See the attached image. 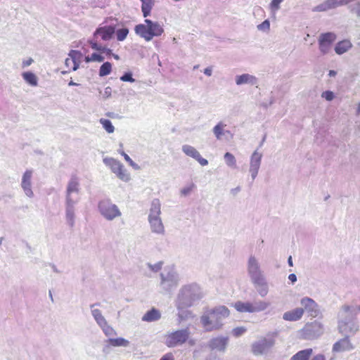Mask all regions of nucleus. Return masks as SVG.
<instances>
[{
	"instance_id": "obj_1",
	"label": "nucleus",
	"mask_w": 360,
	"mask_h": 360,
	"mask_svg": "<svg viewBox=\"0 0 360 360\" xmlns=\"http://www.w3.org/2000/svg\"><path fill=\"white\" fill-rule=\"evenodd\" d=\"M230 311L225 306L217 307L209 311L201 319L203 327L207 330L219 329L222 325V321L227 318Z\"/></svg>"
},
{
	"instance_id": "obj_2",
	"label": "nucleus",
	"mask_w": 360,
	"mask_h": 360,
	"mask_svg": "<svg viewBox=\"0 0 360 360\" xmlns=\"http://www.w3.org/2000/svg\"><path fill=\"white\" fill-rule=\"evenodd\" d=\"M145 24H139L135 26L134 31L136 34L149 41L155 37H160L164 32L162 26L158 22H153L146 19Z\"/></svg>"
},
{
	"instance_id": "obj_3",
	"label": "nucleus",
	"mask_w": 360,
	"mask_h": 360,
	"mask_svg": "<svg viewBox=\"0 0 360 360\" xmlns=\"http://www.w3.org/2000/svg\"><path fill=\"white\" fill-rule=\"evenodd\" d=\"M188 329L178 330L165 336V343L169 347H174L185 343L189 338Z\"/></svg>"
},
{
	"instance_id": "obj_4",
	"label": "nucleus",
	"mask_w": 360,
	"mask_h": 360,
	"mask_svg": "<svg viewBox=\"0 0 360 360\" xmlns=\"http://www.w3.org/2000/svg\"><path fill=\"white\" fill-rule=\"evenodd\" d=\"M269 306V303L266 302H258L255 304L250 302H243L241 301H238L234 303L233 307L238 311L241 313L249 312L254 313L257 311H261L265 310Z\"/></svg>"
},
{
	"instance_id": "obj_5",
	"label": "nucleus",
	"mask_w": 360,
	"mask_h": 360,
	"mask_svg": "<svg viewBox=\"0 0 360 360\" xmlns=\"http://www.w3.org/2000/svg\"><path fill=\"white\" fill-rule=\"evenodd\" d=\"M98 208L101 214L108 219H112L120 215V212L117 207L108 200L101 201Z\"/></svg>"
},
{
	"instance_id": "obj_6",
	"label": "nucleus",
	"mask_w": 360,
	"mask_h": 360,
	"mask_svg": "<svg viewBox=\"0 0 360 360\" xmlns=\"http://www.w3.org/2000/svg\"><path fill=\"white\" fill-rule=\"evenodd\" d=\"M336 34L333 32L322 33L319 37V48L322 54L328 53L333 42L336 40Z\"/></svg>"
},
{
	"instance_id": "obj_7",
	"label": "nucleus",
	"mask_w": 360,
	"mask_h": 360,
	"mask_svg": "<svg viewBox=\"0 0 360 360\" xmlns=\"http://www.w3.org/2000/svg\"><path fill=\"white\" fill-rule=\"evenodd\" d=\"M274 343L273 340L263 338L261 340L255 342L252 346V352L255 355L263 354L266 349L271 347Z\"/></svg>"
},
{
	"instance_id": "obj_8",
	"label": "nucleus",
	"mask_w": 360,
	"mask_h": 360,
	"mask_svg": "<svg viewBox=\"0 0 360 360\" xmlns=\"http://www.w3.org/2000/svg\"><path fill=\"white\" fill-rule=\"evenodd\" d=\"M184 153L196 160L202 166H205L208 164V161L202 158L200 153L193 146L189 145H184L182 147Z\"/></svg>"
},
{
	"instance_id": "obj_9",
	"label": "nucleus",
	"mask_w": 360,
	"mask_h": 360,
	"mask_svg": "<svg viewBox=\"0 0 360 360\" xmlns=\"http://www.w3.org/2000/svg\"><path fill=\"white\" fill-rule=\"evenodd\" d=\"M248 271L255 282H259L261 279V272L259 264L255 257H250L248 261Z\"/></svg>"
},
{
	"instance_id": "obj_10",
	"label": "nucleus",
	"mask_w": 360,
	"mask_h": 360,
	"mask_svg": "<svg viewBox=\"0 0 360 360\" xmlns=\"http://www.w3.org/2000/svg\"><path fill=\"white\" fill-rule=\"evenodd\" d=\"M262 160V155L257 151H255L251 156L250 159V172L251 173V176L254 179L258 173L260 163Z\"/></svg>"
},
{
	"instance_id": "obj_11",
	"label": "nucleus",
	"mask_w": 360,
	"mask_h": 360,
	"mask_svg": "<svg viewBox=\"0 0 360 360\" xmlns=\"http://www.w3.org/2000/svg\"><path fill=\"white\" fill-rule=\"evenodd\" d=\"M301 304L304 309L307 311L311 316L315 317L319 314L318 305L314 300L309 297H304L301 300Z\"/></svg>"
},
{
	"instance_id": "obj_12",
	"label": "nucleus",
	"mask_w": 360,
	"mask_h": 360,
	"mask_svg": "<svg viewBox=\"0 0 360 360\" xmlns=\"http://www.w3.org/2000/svg\"><path fill=\"white\" fill-rule=\"evenodd\" d=\"M354 348L348 338H345L335 342L333 346L334 352L349 351Z\"/></svg>"
},
{
	"instance_id": "obj_13",
	"label": "nucleus",
	"mask_w": 360,
	"mask_h": 360,
	"mask_svg": "<svg viewBox=\"0 0 360 360\" xmlns=\"http://www.w3.org/2000/svg\"><path fill=\"white\" fill-rule=\"evenodd\" d=\"M68 56L69 58H67V62H72L73 71L77 70L82 62V53L77 50H71Z\"/></svg>"
},
{
	"instance_id": "obj_14",
	"label": "nucleus",
	"mask_w": 360,
	"mask_h": 360,
	"mask_svg": "<svg viewBox=\"0 0 360 360\" xmlns=\"http://www.w3.org/2000/svg\"><path fill=\"white\" fill-rule=\"evenodd\" d=\"M304 312V309L302 308H296L291 311H286L283 314V318L285 321H296L300 320Z\"/></svg>"
},
{
	"instance_id": "obj_15",
	"label": "nucleus",
	"mask_w": 360,
	"mask_h": 360,
	"mask_svg": "<svg viewBox=\"0 0 360 360\" xmlns=\"http://www.w3.org/2000/svg\"><path fill=\"white\" fill-rule=\"evenodd\" d=\"M32 172L31 170H27L22 179V187L27 196H32L33 193L31 189V178Z\"/></svg>"
},
{
	"instance_id": "obj_16",
	"label": "nucleus",
	"mask_w": 360,
	"mask_h": 360,
	"mask_svg": "<svg viewBox=\"0 0 360 360\" xmlns=\"http://www.w3.org/2000/svg\"><path fill=\"white\" fill-rule=\"evenodd\" d=\"M103 161L116 175L124 168V166L120 161L114 158H105Z\"/></svg>"
},
{
	"instance_id": "obj_17",
	"label": "nucleus",
	"mask_w": 360,
	"mask_h": 360,
	"mask_svg": "<svg viewBox=\"0 0 360 360\" xmlns=\"http://www.w3.org/2000/svg\"><path fill=\"white\" fill-rule=\"evenodd\" d=\"M103 161L116 175L124 168V166L120 161L114 158H105Z\"/></svg>"
},
{
	"instance_id": "obj_18",
	"label": "nucleus",
	"mask_w": 360,
	"mask_h": 360,
	"mask_svg": "<svg viewBox=\"0 0 360 360\" xmlns=\"http://www.w3.org/2000/svg\"><path fill=\"white\" fill-rule=\"evenodd\" d=\"M103 161L116 175L124 168V166L120 161L114 158H105Z\"/></svg>"
},
{
	"instance_id": "obj_19",
	"label": "nucleus",
	"mask_w": 360,
	"mask_h": 360,
	"mask_svg": "<svg viewBox=\"0 0 360 360\" xmlns=\"http://www.w3.org/2000/svg\"><path fill=\"white\" fill-rule=\"evenodd\" d=\"M103 161L116 175L124 168V166L120 161L114 158H105Z\"/></svg>"
},
{
	"instance_id": "obj_20",
	"label": "nucleus",
	"mask_w": 360,
	"mask_h": 360,
	"mask_svg": "<svg viewBox=\"0 0 360 360\" xmlns=\"http://www.w3.org/2000/svg\"><path fill=\"white\" fill-rule=\"evenodd\" d=\"M115 32V30L112 26H105L100 27L98 28L96 31V34H101L102 39L104 41H107L111 39Z\"/></svg>"
},
{
	"instance_id": "obj_21",
	"label": "nucleus",
	"mask_w": 360,
	"mask_h": 360,
	"mask_svg": "<svg viewBox=\"0 0 360 360\" xmlns=\"http://www.w3.org/2000/svg\"><path fill=\"white\" fill-rule=\"evenodd\" d=\"M352 46L351 41L348 39H344L338 43L335 46V51L337 54L341 55L349 51Z\"/></svg>"
},
{
	"instance_id": "obj_22",
	"label": "nucleus",
	"mask_w": 360,
	"mask_h": 360,
	"mask_svg": "<svg viewBox=\"0 0 360 360\" xmlns=\"http://www.w3.org/2000/svg\"><path fill=\"white\" fill-rule=\"evenodd\" d=\"M313 354V349L308 348L300 350L295 354L290 360H309Z\"/></svg>"
},
{
	"instance_id": "obj_23",
	"label": "nucleus",
	"mask_w": 360,
	"mask_h": 360,
	"mask_svg": "<svg viewBox=\"0 0 360 360\" xmlns=\"http://www.w3.org/2000/svg\"><path fill=\"white\" fill-rule=\"evenodd\" d=\"M160 317L161 315L160 311L158 309L153 308L144 314L142 317V320L146 322H152L159 320Z\"/></svg>"
},
{
	"instance_id": "obj_24",
	"label": "nucleus",
	"mask_w": 360,
	"mask_h": 360,
	"mask_svg": "<svg viewBox=\"0 0 360 360\" xmlns=\"http://www.w3.org/2000/svg\"><path fill=\"white\" fill-rule=\"evenodd\" d=\"M149 222L153 232L160 233L164 231V226L160 217L150 218Z\"/></svg>"
},
{
	"instance_id": "obj_25",
	"label": "nucleus",
	"mask_w": 360,
	"mask_h": 360,
	"mask_svg": "<svg viewBox=\"0 0 360 360\" xmlns=\"http://www.w3.org/2000/svg\"><path fill=\"white\" fill-rule=\"evenodd\" d=\"M142 2L141 11L144 18L150 15V12L155 4L154 0H140Z\"/></svg>"
},
{
	"instance_id": "obj_26",
	"label": "nucleus",
	"mask_w": 360,
	"mask_h": 360,
	"mask_svg": "<svg viewBox=\"0 0 360 360\" xmlns=\"http://www.w3.org/2000/svg\"><path fill=\"white\" fill-rule=\"evenodd\" d=\"M160 203L159 200L155 199L151 203L150 209L149 219L160 217Z\"/></svg>"
},
{
	"instance_id": "obj_27",
	"label": "nucleus",
	"mask_w": 360,
	"mask_h": 360,
	"mask_svg": "<svg viewBox=\"0 0 360 360\" xmlns=\"http://www.w3.org/2000/svg\"><path fill=\"white\" fill-rule=\"evenodd\" d=\"M227 343V338H216L212 340L211 346L213 349L223 350Z\"/></svg>"
},
{
	"instance_id": "obj_28",
	"label": "nucleus",
	"mask_w": 360,
	"mask_h": 360,
	"mask_svg": "<svg viewBox=\"0 0 360 360\" xmlns=\"http://www.w3.org/2000/svg\"><path fill=\"white\" fill-rule=\"evenodd\" d=\"M335 8L333 0H326L323 3L316 6L313 11L318 12L326 11L330 9Z\"/></svg>"
},
{
	"instance_id": "obj_29",
	"label": "nucleus",
	"mask_w": 360,
	"mask_h": 360,
	"mask_svg": "<svg viewBox=\"0 0 360 360\" xmlns=\"http://www.w3.org/2000/svg\"><path fill=\"white\" fill-rule=\"evenodd\" d=\"M107 342L109 345L112 347H127L129 345V341L122 338H110Z\"/></svg>"
},
{
	"instance_id": "obj_30",
	"label": "nucleus",
	"mask_w": 360,
	"mask_h": 360,
	"mask_svg": "<svg viewBox=\"0 0 360 360\" xmlns=\"http://www.w3.org/2000/svg\"><path fill=\"white\" fill-rule=\"evenodd\" d=\"M256 81V78L254 76L250 75L248 74H243L237 77L236 78V84L238 85H240L245 83L249 82H255Z\"/></svg>"
},
{
	"instance_id": "obj_31",
	"label": "nucleus",
	"mask_w": 360,
	"mask_h": 360,
	"mask_svg": "<svg viewBox=\"0 0 360 360\" xmlns=\"http://www.w3.org/2000/svg\"><path fill=\"white\" fill-rule=\"evenodd\" d=\"M22 77L27 83L32 86L37 85V78L36 75L31 72H25L22 73Z\"/></svg>"
},
{
	"instance_id": "obj_32",
	"label": "nucleus",
	"mask_w": 360,
	"mask_h": 360,
	"mask_svg": "<svg viewBox=\"0 0 360 360\" xmlns=\"http://www.w3.org/2000/svg\"><path fill=\"white\" fill-rule=\"evenodd\" d=\"M112 71V65L109 62L104 63L99 69V76L104 77L108 75Z\"/></svg>"
},
{
	"instance_id": "obj_33",
	"label": "nucleus",
	"mask_w": 360,
	"mask_h": 360,
	"mask_svg": "<svg viewBox=\"0 0 360 360\" xmlns=\"http://www.w3.org/2000/svg\"><path fill=\"white\" fill-rule=\"evenodd\" d=\"M99 122L108 133L111 134L114 132L115 127L109 120L101 118Z\"/></svg>"
},
{
	"instance_id": "obj_34",
	"label": "nucleus",
	"mask_w": 360,
	"mask_h": 360,
	"mask_svg": "<svg viewBox=\"0 0 360 360\" xmlns=\"http://www.w3.org/2000/svg\"><path fill=\"white\" fill-rule=\"evenodd\" d=\"M92 314L96 321L101 326H102L103 325H106V320L101 314L100 310L94 309L92 311Z\"/></svg>"
},
{
	"instance_id": "obj_35",
	"label": "nucleus",
	"mask_w": 360,
	"mask_h": 360,
	"mask_svg": "<svg viewBox=\"0 0 360 360\" xmlns=\"http://www.w3.org/2000/svg\"><path fill=\"white\" fill-rule=\"evenodd\" d=\"M129 34V30L127 28L119 29L116 31V37L118 41H124Z\"/></svg>"
},
{
	"instance_id": "obj_36",
	"label": "nucleus",
	"mask_w": 360,
	"mask_h": 360,
	"mask_svg": "<svg viewBox=\"0 0 360 360\" xmlns=\"http://www.w3.org/2000/svg\"><path fill=\"white\" fill-rule=\"evenodd\" d=\"M224 127L225 125L220 122L214 127L213 131L217 139H220L221 136L224 134Z\"/></svg>"
},
{
	"instance_id": "obj_37",
	"label": "nucleus",
	"mask_w": 360,
	"mask_h": 360,
	"mask_svg": "<svg viewBox=\"0 0 360 360\" xmlns=\"http://www.w3.org/2000/svg\"><path fill=\"white\" fill-rule=\"evenodd\" d=\"M224 159H225L226 164L229 166H230V167L236 166V158L233 156V155H232L231 153H226L224 155Z\"/></svg>"
},
{
	"instance_id": "obj_38",
	"label": "nucleus",
	"mask_w": 360,
	"mask_h": 360,
	"mask_svg": "<svg viewBox=\"0 0 360 360\" xmlns=\"http://www.w3.org/2000/svg\"><path fill=\"white\" fill-rule=\"evenodd\" d=\"M117 176L120 180L125 181V182H127L130 180V174L125 168H124L122 171H120L117 174Z\"/></svg>"
},
{
	"instance_id": "obj_39",
	"label": "nucleus",
	"mask_w": 360,
	"mask_h": 360,
	"mask_svg": "<svg viewBox=\"0 0 360 360\" xmlns=\"http://www.w3.org/2000/svg\"><path fill=\"white\" fill-rule=\"evenodd\" d=\"M78 186H79L78 181L75 179H72L68 184V193H71L72 192L77 191Z\"/></svg>"
},
{
	"instance_id": "obj_40",
	"label": "nucleus",
	"mask_w": 360,
	"mask_h": 360,
	"mask_svg": "<svg viewBox=\"0 0 360 360\" xmlns=\"http://www.w3.org/2000/svg\"><path fill=\"white\" fill-rule=\"evenodd\" d=\"M283 0H272L269 7L272 12H276L280 8V4Z\"/></svg>"
},
{
	"instance_id": "obj_41",
	"label": "nucleus",
	"mask_w": 360,
	"mask_h": 360,
	"mask_svg": "<svg viewBox=\"0 0 360 360\" xmlns=\"http://www.w3.org/2000/svg\"><path fill=\"white\" fill-rule=\"evenodd\" d=\"M119 153L124 157V160L134 168H138L134 162V161L130 158V157L125 153L123 150H120Z\"/></svg>"
},
{
	"instance_id": "obj_42",
	"label": "nucleus",
	"mask_w": 360,
	"mask_h": 360,
	"mask_svg": "<svg viewBox=\"0 0 360 360\" xmlns=\"http://www.w3.org/2000/svg\"><path fill=\"white\" fill-rule=\"evenodd\" d=\"M101 327L103 328V330L106 335L112 336L115 334L113 328L109 326L107 323L106 325H103Z\"/></svg>"
},
{
	"instance_id": "obj_43",
	"label": "nucleus",
	"mask_w": 360,
	"mask_h": 360,
	"mask_svg": "<svg viewBox=\"0 0 360 360\" xmlns=\"http://www.w3.org/2000/svg\"><path fill=\"white\" fill-rule=\"evenodd\" d=\"M194 188H195L194 184H191L188 186H186V187L182 188L181 191V195L186 196V195H188L189 193H191V192Z\"/></svg>"
},
{
	"instance_id": "obj_44",
	"label": "nucleus",
	"mask_w": 360,
	"mask_h": 360,
	"mask_svg": "<svg viewBox=\"0 0 360 360\" xmlns=\"http://www.w3.org/2000/svg\"><path fill=\"white\" fill-rule=\"evenodd\" d=\"M89 44L91 47L96 51H99L101 52H104L105 50V47L98 45L96 42L91 41H89Z\"/></svg>"
},
{
	"instance_id": "obj_45",
	"label": "nucleus",
	"mask_w": 360,
	"mask_h": 360,
	"mask_svg": "<svg viewBox=\"0 0 360 360\" xmlns=\"http://www.w3.org/2000/svg\"><path fill=\"white\" fill-rule=\"evenodd\" d=\"M120 79L122 82H134L135 81V79L132 77V75L130 72H127V73H125L124 75H123L120 77Z\"/></svg>"
},
{
	"instance_id": "obj_46",
	"label": "nucleus",
	"mask_w": 360,
	"mask_h": 360,
	"mask_svg": "<svg viewBox=\"0 0 360 360\" xmlns=\"http://www.w3.org/2000/svg\"><path fill=\"white\" fill-rule=\"evenodd\" d=\"M246 331V328L244 327H237L233 330V333L236 337H238L243 334Z\"/></svg>"
},
{
	"instance_id": "obj_47",
	"label": "nucleus",
	"mask_w": 360,
	"mask_h": 360,
	"mask_svg": "<svg viewBox=\"0 0 360 360\" xmlns=\"http://www.w3.org/2000/svg\"><path fill=\"white\" fill-rule=\"evenodd\" d=\"M91 56L93 62H102L104 60V57L96 53H92Z\"/></svg>"
},
{
	"instance_id": "obj_48",
	"label": "nucleus",
	"mask_w": 360,
	"mask_h": 360,
	"mask_svg": "<svg viewBox=\"0 0 360 360\" xmlns=\"http://www.w3.org/2000/svg\"><path fill=\"white\" fill-rule=\"evenodd\" d=\"M269 27H270V23L268 20H264L263 22H262L261 24H259L257 26V28L260 30H269Z\"/></svg>"
},
{
	"instance_id": "obj_49",
	"label": "nucleus",
	"mask_w": 360,
	"mask_h": 360,
	"mask_svg": "<svg viewBox=\"0 0 360 360\" xmlns=\"http://www.w3.org/2000/svg\"><path fill=\"white\" fill-rule=\"evenodd\" d=\"M322 97L325 98L327 101H331L334 98V94L330 91H326L322 93Z\"/></svg>"
},
{
	"instance_id": "obj_50",
	"label": "nucleus",
	"mask_w": 360,
	"mask_h": 360,
	"mask_svg": "<svg viewBox=\"0 0 360 360\" xmlns=\"http://www.w3.org/2000/svg\"><path fill=\"white\" fill-rule=\"evenodd\" d=\"M67 219L71 226L73 225L74 212L72 210H68L66 214Z\"/></svg>"
},
{
	"instance_id": "obj_51",
	"label": "nucleus",
	"mask_w": 360,
	"mask_h": 360,
	"mask_svg": "<svg viewBox=\"0 0 360 360\" xmlns=\"http://www.w3.org/2000/svg\"><path fill=\"white\" fill-rule=\"evenodd\" d=\"M160 360H174L172 353L169 352L163 355Z\"/></svg>"
},
{
	"instance_id": "obj_52",
	"label": "nucleus",
	"mask_w": 360,
	"mask_h": 360,
	"mask_svg": "<svg viewBox=\"0 0 360 360\" xmlns=\"http://www.w3.org/2000/svg\"><path fill=\"white\" fill-rule=\"evenodd\" d=\"M311 360H326V358L323 354H318L314 355Z\"/></svg>"
},
{
	"instance_id": "obj_53",
	"label": "nucleus",
	"mask_w": 360,
	"mask_h": 360,
	"mask_svg": "<svg viewBox=\"0 0 360 360\" xmlns=\"http://www.w3.org/2000/svg\"><path fill=\"white\" fill-rule=\"evenodd\" d=\"M162 264V262H159L158 264H156L153 266H150V268L152 270H153L155 271H158L161 269Z\"/></svg>"
},
{
	"instance_id": "obj_54",
	"label": "nucleus",
	"mask_w": 360,
	"mask_h": 360,
	"mask_svg": "<svg viewBox=\"0 0 360 360\" xmlns=\"http://www.w3.org/2000/svg\"><path fill=\"white\" fill-rule=\"evenodd\" d=\"M352 11L360 17V3H357L356 6L352 9Z\"/></svg>"
},
{
	"instance_id": "obj_55",
	"label": "nucleus",
	"mask_w": 360,
	"mask_h": 360,
	"mask_svg": "<svg viewBox=\"0 0 360 360\" xmlns=\"http://www.w3.org/2000/svg\"><path fill=\"white\" fill-rule=\"evenodd\" d=\"M33 62V60L32 58H30L27 60H24L22 62V66L23 67H27V66H29L32 64V63Z\"/></svg>"
},
{
	"instance_id": "obj_56",
	"label": "nucleus",
	"mask_w": 360,
	"mask_h": 360,
	"mask_svg": "<svg viewBox=\"0 0 360 360\" xmlns=\"http://www.w3.org/2000/svg\"><path fill=\"white\" fill-rule=\"evenodd\" d=\"M288 278L290 281H291L292 283L295 282L297 281V276L294 274H291L289 275Z\"/></svg>"
},
{
	"instance_id": "obj_57",
	"label": "nucleus",
	"mask_w": 360,
	"mask_h": 360,
	"mask_svg": "<svg viewBox=\"0 0 360 360\" xmlns=\"http://www.w3.org/2000/svg\"><path fill=\"white\" fill-rule=\"evenodd\" d=\"M204 73L207 76H211L212 75V69L210 68H207L204 70Z\"/></svg>"
},
{
	"instance_id": "obj_58",
	"label": "nucleus",
	"mask_w": 360,
	"mask_h": 360,
	"mask_svg": "<svg viewBox=\"0 0 360 360\" xmlns=\"http://www.w3.org/2000/svg\"><path fill=\"white\" fill-rule=\"evenodd\" d=\"M65 63L66 67L68 68L70 70H72V62L68 63L67 59H66Z\"/></svg>"
},
{
	"instance_id": "obj_59",
	"label": "nucleus",
	"mask_w": 360,
	"mask_h": 360,
	"mask_svg": "<svg viewBox=\"0 0 360 360\" xmlns=\"http://www.w3.org/2000/svg\"><path fill=\"white\" fill-rule=\"evenodd\" d=\"M84 60H85L86 63L93 62L92 60H91V56H86L85 58H84Z\"/></svg>"
},
{
	"instance_id": "obj_60",
	"label": "nucleus",
	"mask_w": 360,
	"mask_h": 360,
	"mask_svg": "<svg viewBox=\"0 0 360 360\" xmlns=\"http://www.w3.org/2000/svg\"><path fill=\"white\" fill-rule=\"evenodd\" d=\"M288 264H289L290 266H293L292 259V257L291 256H290L288 257Z\"/></svg>"
},
{
	"instance_id": "obj_61",
	"label": "nucleus",
	"mask_w": 360,
	"mask_h": 360,
	"mask_svg": "<svg viewBox=\"0 0 360 360\" xmlns=\"http://www.w3.org/2000/svg\"><path fill=\"white\" fill-rule=\"evenodd\" d=\"M103 53H106V54L109 55V56L112 54V50L109 49H106V48H105V51Z\"/></svg>"
},
{
	"instance_id": "obj_62",
	"label": "nucleus",
	"mask_w": 360,
	"mask_h": 360,
	"mask_svg": "<svg viewBox=\"0 0 360 360\" xmlns=\"http://www.w3.org/2000/svg\"><path fill=\"white\" fill-rule=\"evenodd\" d=\"M68 85H69V86H77V85H78V84H77V83H75V82H74L73 81H72V80H71V81L69 82Z\"/></svg>"
},
{
	"instance_id": "obj_63",
	"label": "nucleus",
	"mask_w": 360,
	"mask_h": 360,
	"mask_svg": "<svg viewBox=\"0 0 360 360\" xmlns=\"http://www.w3.org/2000/svg\"><path fill=\"white\" fill-rule=\"evenodd\" d=\"M336 75V72L334 70H330L329 75L330 76H335Z\"/></svg>"
},
{
	"instance_id": "obj_64",
	"label": "nucleus",
	"mask_w": 360,
	"mask_h": 360,
	"mask_svg": "<svg viewBox=\"0 0 360 360\" xmlns=\"http://www.w3.org/2000/svg\"><path fill=\"white\" fill-rule=\"evenodd\" d=\"M113 58L115 59V60H119L120 59V57L117 54H112Z\"/></svg>"
}]
</instances>
